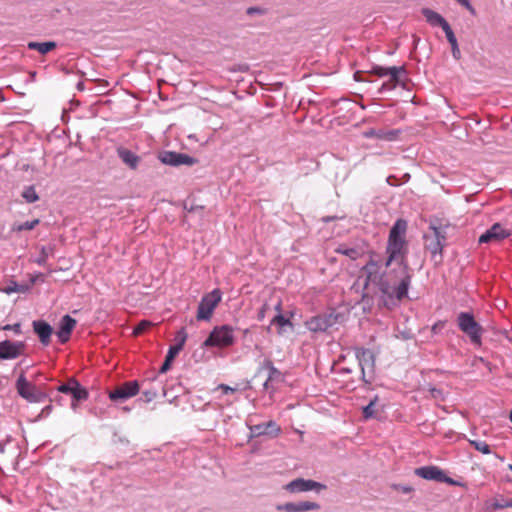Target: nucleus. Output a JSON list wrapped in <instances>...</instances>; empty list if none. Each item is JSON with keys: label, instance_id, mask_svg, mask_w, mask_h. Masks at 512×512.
Listing matches in <instances>:
<instances>
[{"label": "nucleus", "instance_id": "obj_41", "mask_svg": "<svg viewBox=\"0 0 512 512\" xmlns=\"http://www.w3.org/2000/svg\"><path fill=\"white\" fill-rule=\"evenodd\" d=\"M399 83L391 82L390 79L387 82H384L379 89V92H384L387 90L394 89Z\"/></svg>", "mask_w": 512, "mask_h": 512}, {"label": "nucleus", "instance_id": "obj_21", "mask_svg": "<svg viewBox=\"0 0 512 512\" xmlns=\"http://www.w3.org/2000/svg\"><path fill=\"white\" fill-rule=\"evenodd\" d=\"M250 430L253 435L261 436V435H272L277 436L280 433V427L273 420H270L265 423L256 424L250 427Z\"/></svg>", "mask_w": 512, "mask_h": 512}, {"label": "nucleus", "instance_id": "obj_35", "mask_svg": "<svg viewBox=\"0 0 512 512\" xmlns=\"http://www.w3.org/2000/svg\"><path fill=\"white\" fill-rule=\"evenodd\" d=\"M151 326V323L149 321H141L134 329L133 334L134 335H140L144 331H146Z\"/></svg>", "mask_w": 512, "mask_h": 512}, {"label": "nucleus", "instance_id": "obj_51", "mask_svg": "<svg viewBox=\"0 0 512 512\" xmlns=\"http://www.w3.org/2000/svg\"><path fill=\"white\" fill-rule=\"evenodd\" d=\"M275 309L278 313H281V302L280 301L276 304Z\"/></svg>", "mask_w": 512, "mask_h": 512}, {"label": "nucleus", "instance_id": "obj_18", "mask_svg": "<svg viewBox=\"0 0 512 512\" xmlns=\"http://www.w3.org/2000/svg\"><path fill=\"white\" fill-rule=\"evenodd\" d=\"M33 330L37 334L41 344L49 345L53 329L49 323L43 320H35L32 323Z\"/></svg>", "mask_w": 512, "mask_h": 512}, {"label": "nucleus", "instance_id": "obj_52", "mask_svg": "<svg viewBox=\"0 0 512 512\" xmlns=\"http://www.w3.org/2000/svg\"><path fill=\"white\" fill-rule=\"evenodd\" d=\"M264 317V312L261 311L260 314H259V319H262Z\"/></svg>", "mask_w": 512, "mask_h": 512}, {"label": "nucleus", "instance_id": "obj_54", "mask_svg": "<svg viewBox=\"0 0 512 512\" xmlns=\"http://www.w3.org/2000/svg\"><path fill=\"white\" fill-rule=\"evenodd\" d=\"M435 392H438L436 389H432V395L435 397Z\"/></svg>", "mask_w": 512, "mask_h": 512}, {"label": "nucleus", "instance_id": "obj_1", "mask_svg": "<svg viewBox=\"0 0 512 512\" xmlns=\"http://www.w3.org/2000/svg\"><path fill=\"white\" fill-rule=\"evenodd\" d=\"M406 230L407 222L397 219L389 232L386 257L383 259L373 253L361 269L365 277L364 287L373 284L390 300L400 301L405 298L412 281V270L407 260Z\"/></svg>", "mask_w": 512, "mask_h": 512}, {"label": "nucleus", "instance_id": "obj_53", "mask_svg": "<svg viewBox=\"0 0 512 512\" xmlns=\"http://www.w3.org/2000/svg\"><path fill=\"white\" fill-rule=\"evenodd\" d=\"M122 409H123V411H125V412H129V411H130V408H129V407H123Z\"/></svg>", "mask_w": 512, "mask_h": 512}, {"label": "nucleus", "instance_id": "obj_14", "mask_svg": "<svg viewBox=\"0 0 512 512\" xmlns=\"http://www.w3.org/2000/svg\"><path fill=\"white\" fill-rule=\"evenodd\" d=\"M510 235V230L504 228L500 223H495L479 237L478 242L480 244L500 242Z\"/></svg>", "mask_w": 512, "mask_h": 512}, {"label": "nucleus", "instance_id": "obj_4", "mask_svg": "<svg viewBox=\"0 0 512 512\" xmlns=\"http://www.w3.org/2000/svg\"><path fill=\"white\" fill-rule=\"evenodd\" d=\"M354 352L361 369L362 380L365 383H371L375 372V353L372 350L363 347H355Z\"/></svg>", "mask_w": 512, "mask_h": 512}, {"label": "nucleus", "instance_id": "obj_6", "mask_svg": "<svg viewBox=\"0 0 512 512\" xmlns=\"http://www.w3.org/2000/svg\"><path fill=\"white\" fill-rule=\"evenodd\" d=\"M17 393L31 403H40L46 400V393L40 391L34 384L30 383L24 373H21L16 381Z\"/></svg>", "mask_w": 512, "mask_h": 512}, {"label": "nucleus", "instance_id": "obj_30", "mask_svg": "<svg viewBox=\"0 0 512 512\" xmlns=\"http://www.w3.org/2000/svg\"><path fill=\"white\" fill-rule=\"evenodd\" d=\"M338 253L349 257L352 260H356L360 256V251L356 248H343L340 247L336 250Z\"/></svg>", "mask_w": 512, "mask_h": 512}, {"label": "nucleus", "instance_id": "obj_3", "mask_svg": "<svg viewBox=\"0 0 512 512\" xmlns=\"http://www.w3.org/2000/svg\"><path fill=\"white\" fill-rule=\"evenodd\" d=\"M235 342L234 329L229 325H221L215 327L203 342V347H230Z\"/></svg>", "mask_w": 512, "mask_h": 512}, {"label": "nucleus", "instance_id": "obj_19", "mask_svg": "<svg viewBox=\"0 0 512 512\" xmlns=\"http://www.w3.org/2000/svg\"><path fill=\"white\" fill-rule=\"evenodd\" d=\"M333 325L331 316L317 315L306 322L307 328L312 332H324Z\"/></svg>", "mask_w": 512, "mask_h": 512}, {"label": "nucleus", "instance_id": "obj_50", "mask_svg": "<svg viewBox=\"0 0 512 512\" xmlns=\"http://www.w3.org/2000/svg\"><path fill=\"white\" fill-rule=\"evenodd\" d=\"M11 441V438L8 437L7 440L5 442H0V453H4L5 451V445L6 443L10 442Z\"/></svg>", "mask_w": 512, "mask_h": 512}, {"label": "nucleus", "instance_id": "obj_13", "mask_svg": "<svg viewBox=\"0 0 512 512\" xmlns=\"http://www.w3.org/2000/svg\"><path fill=\"white\" fill-rule=\"evenodd\" d=\"M285 489L291 493H299L306 491H316L320 492L326 489V486L322 483L316 482L310 479L297 478L291 482H289Z\"/></svg>", "mask_w": 512, "mask_h": 512}, {"label": "nucleus", "instance_id": "obj_16", "mask_svg": "<svg viewBox=\"0 0 512 512\" xmlns=\"http://www.w3.org/2000/svg\"><path fill=\"white\" fill-rule=\"evenodd\" d=\"M77 322L70 315H65L59 322V328L56 331V336L61 344H65L71 336L73 329Z\"/></svg>", "mask_w": 512, "mask_h": 512}, {"label": "nucleus", "instance_id": "obj_56", "mask_svg": "<svg viewBox=\"0 0 512 512\" xmlns=\"http://www.w3.org/2000/svg\"><path fill=\"white\" fill-rule=\"evenodd\" d=\"M510 421L512 422V409H511V412H510Z\"/></svg>", "mask_w": 512, "mask_h": 512}, {"label": "nucleus", "instance_id": "obj_2", "mask_svg": "<svg viewBox=\"0 0 512 512\" xmlns=\"http://www.w3.org/2000/svg\"><path fill=\"white\" fill-rule=\"evenodd\" d=\"M424 248L430 252L435 265L443 261V248L446 243V232L441 227L430 226L424 236Z\"/></svg>", "mask_w": 512, "mask_h": 512}, {"label": "nucleus", "instance_id": "obj_47", "mask_svg": "<svg viewBox=\"0 0 512 512\" xmlns=\"http://www.w3.org/2000/svg\"><path fill=\"white\" fill-rule=\"evenodd\" d=\"M20 289H19V285L14 283L13 286H9L8 288L5 289V292L10 294L12 292H19Z\"/></svg>", "mask_w": 512, "mask_h": 512}, {"label": "nucleus", "instance_id": "obj_45", "mask_svg": "<svg viewBox=\"0 0 512 512\" xmlns=\"http://www.w3.org/2000/svg\"><path fill=\"white\" fill-rule=\"evenodd\" d=\"M444 327V322L442 321H439L437 323H435L432 328H431V331L434 333V334H437L438 332L441 331V329Z\"/></svg>", "mask_w": 512, "mask_h": 512}, {"label": "nucleus", "instance_id": "obj_37", "mask_svg": "<svg viewBox=\"0 0 512 512\" xmlns=\"http://www.w3.org/2000/svg\"><path fill=\"white\" fill-rule=\"evenodd\" d=\"M392 488L394 490H397L403 494H409L414 491L413 487L409 485H403V484H393Z\"/></svg>", "mask_w": 512, "mask_h": 512}, {"label": "nucleus", "instance_id": "obj_40", "mask_svg": "<svg viewBox=\"0 0 512 512\" xmlns=\"http://www.w3.org/2000/svg\"><path fill=\"white\" fill-rule=\"evenodd\" d=\"M3 330H10V331H14L15 334H21V325L20 323H15V324H7L3 327Z\"/></svg>", "mask_w": 512, "mask_h": 512}, {"label": "nucleus", "instance_id": "obj_23", "mask_svg": "<svg viewBox=\"0 0 512 512\" xmlns=\"http://www.w3.org/2000/svg\"><path fill=\"white\" fill-rule=\"evenodd\" d=\"M71 385L73 387H72L71 392H70L69 395H71V397L73 399L71 406L75 410L76 409V403L75 402L86 400L88 398V396H89V393L74 378H71Z\"/></svg>", "mask_w": 512, "mask_h": 512}, {"label": "nucleus", "instance_id": "obj_36", "mask_svg": "<svg viewBox=\"0 0 512 512\" xmlns=\"http://www.w3.org/2000/svg\"><path fill=\"white\" fill-rule=\"evenodd\" d=\"M181 350L182 349H180L179 346H170L166 355V359L168 361H173V359L179 354Z\"/></svg>", "mask_w": 512, "mask_h": 512}, {"label": "nucleus", "instance_id": "obj_10", "mask_svg": "<svg viewBox=\"0 0 512 512\" xmlns=\"http://www.w3.org/2000/svg\"><path fill=\"white\" fill-rule=\"evenodd\" d=\"M140 391V385L138 381L124 382L114 390L110 391L108 396L113 402H123L129 398L136 396Z\"/></svg>", "mask_w": 512, "mask_h": 512}, {"label": "nucleus", "instance_id": "obj_11", "mask_svg": "<svg viewBox=\"0 0 512 512\" xmlns=\"http://www.w3.org/2000/svg\"><path fill=\"white\" fill-rule=\"evenodd\" d=\"M158 159L161 163L174 167L181 165L192 166L197 162L195 158L187 154L174 151H162L159 153Z\"/></svg>", "mask_w": 512, "mask_h": 512}, {"label": "nucleus", "instance_id": "obj_46", "mask_svg": "<svg viewBox=\"0 0 512 512\" xmlns=\"http://www.w3.org/2000/svg\"><path fill=\"white\" fill-rule=\"evenodd\" d=\"M171 362H172V361H168V360L165 358V361H164V363L162 364V366L160 367L159 372H160V373H165V372H167V371L170 369Z\"/></svg>", "mask_w": 512, "mask_h": 512}, {"label": "nucleus", "instance_id": "obj_39", "mask_svg": "<svg viewBox=\"0 0 512 512\" xmlns=\"http://www.w3.org/2000/svg\"><path fill=\"white\" fill-rule=\"evenodd\" d=\"M72 385H71V379H69L66 383H63L61 384L57 390L60 392V393H63V394H67L69 395L70 392H71V389H72Z\"/></svg>", "mask_w": 512, "mask_h": 512}, {"label": "nucleus", "instance_id": "obj_12", "mask_svg": "<svg viewBox=\"0 0 512 512\" xmlns=\"http://www.w3.org/2000/svg\"><path fill=\"white\" fill-rule=\"evenodd\" d=\"M26 344L23 341H0V359L13 360L24 355Z\"/></svg>", "mask_w": 512, "mask_h": 512}, {"label": "nucleus", "instance_id": "obj_32", "mask_svg": "<svg viewBox=\"0 0 512 512\" xmlns=\"http://www.w3.org/2000/svg\"><path fill=\"white\" fill-rule=\"evenodd\" d=\"M271 324L278 325L279 327H284L287 325H292L291 321L282 315V313H278L271 321Z\"/></svg>", "mask_w": 512, "mask_h": 512}, {"label": "nucleus", "instance_id": "obj_48", "mask_svg": "<svg viewBox=\"0 0 512 512\" xmlns=\"http://www.w3.org/2000/svg\"><path fill=\"white\" fill-rule=\"evenodd\" d=\"M460 5L464 6L469 10H473L469 0H456Z\"/></svg>", "mask_w": 512, "mask_h": 512}, {"label": "nucleus", "instance_id": "obj_28", "mask_svg": "<svg viewBox=\"0 0 512 512\" xmlns=\"http://www.w3.org/2000/svg\"><path fill=\"white\" fill-rule=\"evenodd\" d=\"M377 400H378V397L375 396L374 399H372L368 405H366L365 407H363L362 409V414H363V418L364 419H371V418H374L375 417V405L377 403Z\"/></svg>", "mask_w": 512, "mask_h": 512}, {"label": "nucleus", "instance_id": "obj_27", "mask_svg": "<svg viewBox=\"0 0 512 512\" xmlns=\"http://www.w3.org/2000/svg\"><path fill=\"white\" fill-rule=\"evenodd\" d=\"M22 197L25 199L28 203H34L39 200V196L35 190V187L33 185L26 186L23 189Z\"/></svg>", "mask_w": 512, "mask_h": 512}, {"label": "nucleus", "instance_id": "obj_5", "mask_svg": "<svg viewBox=\"0 0 512 512\" xmlns=\"http://www.w3.org/2000/svg\"><path fill=\"white\" fill-rule=\"evenodd\" d=\"M459 329L465 333L474 344L481 343L483 329L470 312H460L457 316Z\"/></svg>", "mask_w": 512, "mask_h": 512}, {"label": "nucleus", "instance_id": "obj_15", "mask_svg": "<svg viewBox=\"0 0 512 512\" xmlns=\"http://www.w3.org/2000/svg\"><path fill=\"white\" fill-rule=\"evenodd\" d=\"M276 509L280 512H306L319 510L320 505L312 501H301L297 503L287 502L277 505Z\"/></svg>", "mask_w": 512, "mask_h": 512}, {"label": "nucleus", "instance_id": "obj_9", "mask_svg": "<svg viewBox=\"0 0 512 512\" xmlns=\"http://www.w3.org/2000/svg\"><path fill=\"white\" fill-rule=\"evenodd\" d=\"M221 298L222 296L219 289H214L212 292L203 296L198 305L197 319L205 321L210 320Z\"/></svg>", "mask_w": 512, "mask_h": 512}, {"label": "nucleus", "instance_id": "obj_31", "mask_svg": "<svg viewBox=\"0 0 512 512\" xmlns=\"http://www.w3.org/2000/svg\"><path fill=\"white\" fill-rule=\"evenodd\" d=\"M52 249L47 247H42L40 251V256L35 260V262L40 265L44 266L47 263V259L51 253Z\"/></svg>", "mask_w": 512, "mask_h": 512}, {"label": "nucleus", "instance_id": "obj_22", "mask_svg": "<svg viewBox=\"0 0 512 512\" xmlns=\"http://www.w3.org/2000/svg\"><path fill=\"white\" fill-rule=\"evenodd\" d=\"M116 152L118 157L125 165H127L132 170L137 169L141 160L137 154L122 146L118 147Z\"/></svg>", "mask_w": 512, "mask_h": 512}, {"label": "nucleus", "instance_id": "obj_24", "mask_svg": "<svg viewBox=\"0 0 512 512\" xmlns=\"http://www.w3.org/2000/svg\"><path fill=\"white\" fill-rule=\"evenodd\" d=\"M398 135V131L396 130H381V129H368L364 132V136L366 138H377L382 140L392 141L395 140Z\"/></svg>", "mask_w": 512, "mask_h": 512}, {"label": "nucleus", "instance_id": "obj_26", "mask_svg": "<svg viewBox=\"0 0 512 512\" xmlns=\"http://www.w3.org/2000/svg\"><path fill=\"white\" fill-rule=\"evenodd\" d=\"M444 33L446 35L447 41L449 42V44L451 46V53H452L453 58L455 60H460L462 55H461V51H460V48L458 45L457 38H456L452 28H450L449 30H447Z\"/></svg>", "mask_w": 512, "mask_h": 512}, {"label": "nucleus", "instance_id": "obj_7", "mask_svg": "<svg viewBox=\"0 0 512 512\" xmlns=\"http://www.w3.org/2000/svg\"><path fill=\"white\" fill-rule=\"evenodd\" d=\"M414 473L415 475L426 480H433L439 483H447L452 486L464 487V483L450 478L442 469L437 466L429 465L419 467L415 469Z\"/></svg>", "mask_w": 512, "mask_h": 512}, {"label": "nucleus", "instance_id": "obj_44", "mask_svg": "<svg viewBox=\"0 0 512 512\" xmlns=\"http://www.w3.org/2000/svg\"><path fill=\"white\" fill-rule=\"evenodd\" d=\"M494 507L496 509H503V508L512 507V499L511 500H507V501H505L503 503H495Z\"/></svg>", "mask_w": 512, "mask_h": 512}, {"label": "nucleus", "instance_id": "obj_43", "mask_svg": "<svg viewBox=\"0 0 512 512\" xmlns=\"http://www.w3.org/2000/svg\"><path fill=\"white\" fill-rule=\"evenodd\" d=\"M143 396L145 397L146 402H151L152 400H154L156 398L157 391L156 390H145L143 392Z\"/></svg>", "mask_w": 512, "mask_h": 512}, {"label": "nucleus", "instance_id": "obj_57", "mask_svg": "<svg viewBox=\"0 0 512 512\" xmlns=\"http://www.w3.org/2000/svg\"><path fill=\"white\" fill-rule=\"evenodd\" d=\"M508 468L512 471V464H509Z\"/></svg>", "mask_w": 512, "mask_h": 512}, {"label": "nucleus", "instance_id": "obj_34", "mask_svg": "<svg viewBox=\"0 0 512 512\" xmlns=\"http://www.w3.org/2000/svg\"><path fill=\"white\" fill-rule=\"evenodd\" d=\"M39 224V219H34L32 221H26L17 227H15V230L17 231H23V230H32Z\"/></svg>", "mask_w": 512, "mask_h": 512}, {"label": "nucleus", "instance_id": "obj_25", "mask_svg": "<svg viewBox=\"0 0 512 512\" xmlns=\"http://www.w3.org/2000/svg\"><path fill=\"white\" fill-rule=\"evenodd\" d=\"M56 42L48 41V42H29L27 47L30 50L38 51L40 54L44 55L48 52L52 51L56 48Z\"/></svg>", "mask_w": 512, "mask_h": 512}, {"label": "nucleus", "instance_id": "obj_49", "mask_svg": "<svg viewBox=\"0 0 512 512\" xmlns=\"http://www.w3.org/2000/svg\"><path fill=\"white\" fill-rule=\"evenodd\" d=\"M52 410V406L51 405H47L46 407H44L41 411V416H47L49 415V413L51 412Z\"/></svg>", "mask_w": 512, "mask_h": 512}, {"label": "nucleus", "instance_id": "obj_38", "mask_svg": "<svg viewBox=\"0 0 512 512\" xmlns=\"http://www.w3.org/2000/svg\"><path fill=\"white\" fill-rule=\"evenodd\" d=\"M218 390L221 391L222 395L232 394V393L236 392V388L230 387L226 384H219L215 388V391H218Z\"/></svg>", "mask_w": 512, "mask_h": 512}, {"label": "nucleus", "instance_id": "obj_17", "mask_svg": "<svg viewBox=\"0 0 512 512\" xmlns=\"http://www.w3.org/2000/svg\"><path fill=\"white\" fill-rule=\"evenodd\" d=\"M373 74L378 77H386L390 78L391 82L402 83L401 75L406 73V70L403 66L401 67H383V66H374L371 71Z\"/></svg>", "mask_w": 512, "mask_h": 512}, {"label": "nucleus", "instance_id": "obj_42", "mask_svg": "<svg viewBox=\"0 0 512 512\" xmlns=\"http://www.w3.org/2000/svg\"><path fill=\"white\" fill-rule=\"evenodd\" d=\"M265 9L261 8V7H256V6H253V7H249L246 11V13L248 15H254V14H258V15H263L265 14Z\"/></svg>", "mask_w": 512, "mask_h": 512}, {"label": "nucleus", "instance_id": "obj_29", "mask_svg": "<svg viewBox=\"0 0 512 512\" xmlns=\"http://www.w3.org/2000/svg\"><path fill=\"white\" fill-rule=\"evenodd\" d=\"M469 443L479 452L483 454H490L491 448L485 441L469 440Z\"/></svg>", "mask_w": 512, "mask_h": 512}, {"label": "nucleus", "instance_id": "obj_8", "mask_svg": "<svg viewBox=\"0 0 512 512\" xmlns=\"http://www.w3.org/2000/svg\"><path fill=\"white\" fill-rule=\"evenodd\" d=\"M262 371L267 372V379L263 384V388L272 396L277 390L275 385L284 382L285 376L269 359H265L260 365L258 373H261Z\"/></svg>", "mask_w": 512, "mask_h": 512}, {"label": "nucleus", "instance_id": "obj_20", "mask_svg": "<svg viewBox=\"0 0 512 512\" xmlns=\"http://www.w3.org/2000/svg\"><path fill=\"white\" fill-rule=\"evenodd\" d=\"M422 14L425 17L426 21L433 27H441L444 32L451 28L449 23L442 15L429 8H423Z\"/></svg>", "mask_w": 512, "mask_h": 512}, {"label": "nucleus", "instance_id": "obj_33", "mask_svg": "<svg viewBox=\"0 0 512 512\" xmlns=\"http://www.w3.org/2000/svg\"><path fill=\"white\" fill-rule=\"evenodd\" d=\"M186 339H187L186 331L184 328H182L181 330H179L177 332V334L175 336L176 344H174V345L179 346L180 349H183Z\"/></svg>", "mask_w": 512, "mask_h": 512}, {"label": "nucleus", "instance_id": "obj_55", "mask_svg": "<svg viewBox=\"0 0 512 512\" xmlns=\"http://www.w3.org/2000/svg\"><path fill=\"white\" fill-rule=\"evenodd\" d=\"M226 404H227V405H230V404H232V401L227 400V401H226Z\"/></svg>", "mask_w": 512, "mask_h": 512}]
</instances>
